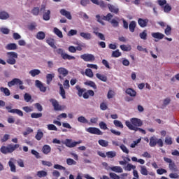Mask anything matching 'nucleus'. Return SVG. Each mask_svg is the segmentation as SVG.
<instances>
[{"label":"nucleus","instance_id":"f257e3e1","mask_svg":"<svg viewBox=\"0 0 179 179\" xmlns=\"http://www.w3.org/2000/svg\"><path fill=\"white\" fill-rule=\"evenodd\" d=\"M20 145L19 144H8V146L3 145L0 148V152L3 155H8V153H13L15 149H19Z\"/></svg>","mask_w":179,"mask_h":179},{"label":"nucleus","instance_id":"f03ea898","mask_svg":"<svg viewBox=\"0 0 179 179\" xmlns=\"http://www.w3.org/2000/svg\"><path fill=\"white\" fill-rule=\"evenodd\" d=\"M150 148H155L156 145H158L159 148H163L164 146V143L162 138H157L156 136H153L150 138Z\"/></svg>","mask_w":179,"mask_h":179},{"label":"nucleus","instance_id":"7ed1b4c3","mask_svg":"<svg viewBox=\"0 0 179 179\" xmlns=\"http://www.w3.org/2000/svg\"><path fill=\"white\" fill-rule=\"evenodd\" d=\"M17 53H16L15 52H7V64H8L9 65H15V64H16V59H17Z\"/></svg>","mask_w":179,"mask_h":179},{"label":"nucleus","instance_id":"20e7f679","mask_svg":"<svg viewBox=\"0 0 179 179\" xmlns=\"http://www.w3.org/2000/svg\"><path fill=\"white\" fill-rule=\"evenodd\" d=\"M15 85L16 86H19V89L20 90H24V89H26V87L23 85V81H22L19 78H14L11 81L8 83V86L9 87H12V86H15Z\"/></svg>","mask_w":179,"mask_h":179},{"label":"nucleus","instance_id":"39448f33","mask_svg":"<svg viewBox=\"0 0 179 179\" xmlns=\"http://www.w3.org/2000/svg\"><path fill=\"white\" fill-rule=\"evenodd\" d=\"M45 4H42L41 6V12H43V20H45L46 22L50 20L51 19V10H45Z\"/></svg>","mask_w":179,"mask_h":179},{"label":"nucleus","instance_id":"423d86ee","mask_svg":"<svg viewBox=\"0 0 179 179\" xmlns=\"http://www.w3.org/2000/svg\"><path fill=\"white\" fill-rule=\"evenodd\" d=\"M57 54L61 55L62 58L63 59H68L69 61H71V59H76V57L74 56H71L66 53H65V50L62 48H59L56 50Z\"/></svg>","mask_w":179,"mask_h":179},{"label":"nucleus","instance_id":"0eeeda50","mask_svg":"<svg viewBox=\"0 0 179 179\" xmlns=\"http://www.w3.org/2000/svg\"><path fill=\"white\" fill-rule=\"evenodd\" d=\"M125 125L130 131H135L136 132L139 131V132H142L143 135H146V131H145V129L134 127L129 120L125 122Z\"/></svg>","mask_w":179,"mask_h":179},{"label":"nucleus","instance_id":"6e6552de","mask_svg":"<svg viewBox=\"0 0 179 179\" xmlns=\"http://www.w3.org/2000/svg\"><path fill=\"white\" fill-rule=\"evenodd\" d=\"M62 143L67 148H75L76 145L82 143V141L72 142V139L66 138Z\"/></svg>","mask_w":179,"mask_h":179},{"label":"nucleus","instance_id":"1a4fd4ad","mask_svg":"<svg viewBox=\"0 0 179 179\" xmlns=\"http://www.w3.org/2000/svg\"><path fill=\"white\" fill-rule=\"evenodd\" d=\"M57 72L59 73L58 78L60 80H64V78L68 76V73H69V71L64 67L59 68Z\"/></svg>","mask_w":179,"mask_h":179},{"label":"nucleus","instance_id":"9d476101","mask_svg":"<svg viewBox=\"0 0 179 179\" xmlns=\"http://www.w3.org/2000/svg\"><path fill=\"white\" fill-rule=\"evenodd\" d=\"M81 59H83L85 62H93L95 61L96 57L92 54H83L80 55Z\"/></svg>","mask_w":179,"mask_h":179},{"label":"nucleus","instance_id":"9b49d317","mask_svg":"<svg viewBox=\"0 0 179 179\" xmlns=\"http://www.w3.org/2000/svg\"><path fill=\"white\" fill-rule=\"evenodd\" d=\"M86 131L92 135H103L101 130L97 127H89L86 129Z\"/></svg>","mask_w":179,"mask_h":179},{"label":"nucleus","instance_id":"f8f14e48","mask_svg":"<svg viewBox=\"0 0 179 179\" xmlns=\"http://www.w3.org/2000/svg\"><path fill=\"white\" fill-rule=\"evenodd\" d=\"M129 122L130 124H131V125H133V127H136V128H138V127H142V125H143V122H142V120L136 117H133L130 119Z\"/></svg>","mask_w":179,"mask_h":179},{"label":"nucleus","instance_id":"ddd939ff","mask_svg":"<svg viewBox=\"0 0 179 179\" xmlns=\"http://www.w3.org/2000/svg\"><path fill=\"white\" fill-rule=\"evenodd\" d=\"M6 108L8 110V113L17 114L20 117H23V112L20 109H12V106H6Z\"/></svg>","mask_w":179,"mask_h":179},{"label":"nucleus","instance_id":"4468645a","mask_svg":"<svg viewBox=\"0 0 179 179\" xmlns=\"http://www.w3.org/2000/svg\"><path fill=\"white\" fill-rule=\"evenodd\" d=\"M35 86L36 87H38V89L40 90L41 92H43V93H45L47 92V87L44 86V84L41 83V81L38 80H35Z\"/></svg>","mask_w":179,"mask_h":179},{"label":"nucleus","instance_id":"2eb2a0df","mask_svg":"<svg viewBox=\"0 0 179 179\" xmlns=\"http://www.w3.org/2000/svg\"><path fill=\"white\" fill-rule=\"evenodd\" d=\"M50 101L52 103V106L54 107L55 111H61L62 110L61 106H59V103H58V101H57V99H50Z\"/></svg>","mask_w":179,"mask_h":179},{"label":"nucleus","instance_id":"dca6fc26","mask_svg":"<svg viewBox=\"0 0 179 179\" xmlns=\"http://www.w3.org/2000/svg\"><path fill=\"white\" fill-rule=\"evenodd\" d=\"M15 162H16V159L14 158H10L8 162V166L11 173H16V165H15Z\"/></svg>","mask_w":179,"mask_h":179},{"label":"nucleus","instance_id":"f3484780","mask_svg":"<svg viewBox=\"0 0 179 179\" xmlns=\"http://www.w3.org/2000/svg\"><path fill=\"white\" fill-rule=\"evenodd\" d=\"M59 12L62 16H64L65 17H66V19H69V20H72V15H71V12L64 8L61 9Z\"/></svg>","mask_w":179,"mask_h":179},{"label":"nucleus","instance_id":"a211bd4d","mask_svg":"<svg viewBox=\"0 0 179 179\" xmlns=\"http://www.w3.org/2000/svg\"><path fill=\"white\" fill-rule=\"evenodd\" d=\"M151 36L153 38H157V40H163V38L165 37L164 34L160 32H153Z\"/></svg>","mask_w":179,"mask_h":179},{"label":"nucleus","instance_id":"6ab92c4d","mask_svg":"<svg viewBox=\"0 0 179 179\" xmlns=\"http://www.w3.org/2000/svg\"><path fill=\"white\" fill-rule=\"evenodd\" d=\"M138 23L140 26V27H146V26H148V23H149V20L148 19H142V18H139L138 20Z\"/></svg>","mask_w":179,"mask_h":179},{"label":"nucleus","instance_id":"aec40b11","mask_svg":"<svg viewBox=\"0 0 179 179\" xmlns=\"http://www.w3.org/2000/svg\"><path fill=\"white\" fill-rule=\"evenodd\" d=\"M108 8L110 12H111L112 13H115V15H117V13H118V12H120V9L114 5H111L109 3V4H108Z\"/></svg>","mask_w":179,"mask_h":179},{"label":"nucleus","instance_id":"412c9836","mask_svg":"<svg viewBox=\"0 0 179 179\" xmlns=\"http://www.w3.org/2000/svg\"><path fill=\"white\" fill-rule=\"evenodd\" d=\"M6 50L15 51V50H17V45H16V43H8L6 46Z\"/></svg>","mask_w":179,"mask_h":179},{"label":"nucleus","instance_id":"4be33fe9","mask_svg":"<svg viewBox=\"0 0 179 179\" xmlns=\"http://www.w3.org/2000/svg\"><path fill=\"white\" fill-rule=\"evenodd\" d=\"M55 78V73H48L46 75V83L47 85H50L51 82H52V79Z\"/></svg>","mask_w":179,"mask_h":179},{"label":"nucleus","instance_id":"5701e85b","mask_svg":"<svg viewBox=\"0 0 179 179\" xmlns=\"http://www.w3.org/2000/svg\"><path fill=\"white\" fill-rule=\"evenodd\" d=\"M58 85L59 86V94L62 97V99H66V95L65 92V90L64 89V86L62 84L59 83Z\"/></svg>","mask_w":179,"mask_h":179},{"label":"nucleus","instance_id":"b1692460","mask_svg":"<svg viewBox=\"0 0 179 179\" xmlns=\"http://www.w3.org/2000/svg\"><path fill=\"white\" fill-rule=\"evenodd\" d=\"M80 36L85 40H92V34L90 33L80 32Z\"/></svg>","mask_w":179,"mask_h":179},{"label":"nucleus","instance_id":"393cba45","mask_svg":"<svg viewBox=\"0 0 179 179\" xmlns=\"http://www.w3.org/2000/svg\"><path fill=\"white\" fill-rule=\"evenodd\" d=\"M127 94H129L131 97H136V91H135L132 88H127L126 90Z\"/></svg>","mask_w":179,"mask_h":179},{"label":"nucleus","instance_id":"a878e982","mask_svg":"<svg viewBox=\"0 0 179 179\" xmlns=\"http://www.w3.org/2000/svg\"><path fill=\"white\" fill-rule=\"evenodd\" d=\"M76 90H78V95L79 96V97H82L83 96V93L86 92V89L80 88V86L79 85H76Z\"/></svg>","mask_w":179,"mask_h":179},{"label":"nucleus","instance_id":"bb28decb","mask_svg":"<svg viewBox=\"0 0 179 179\" xmlns=\"http://www.w3.org/2000/svg\"><path fill=\"white\" fill-rule=\"evenodd\" d=\"M0 19L1 20H6V19H9V13L6 11H0Z\"/></svg>","mask_w":179,"mask_h":179},{"label":"nucleus","instance_id":"cd10ccee","mask_svg":"<svg viewBox=\"0 0 179 179\" xmlns=\"http://www.w3.org/2000/svg\"><path fill=\"white\" fill-rule=\"evenodd\" d=\"M110 170H111V171H114L115 173H123L124 170L122 169V168L121 166H112L110 168Z\"/></svg>","mask_w":179,"mask_h":179},{"label":"nucleus","instance_id":"c85d7f7f","mask_svg":"<svg viewBox=\"0 0 179 179\" xmlns=\"http://www.w3.org/2000/svg\"><path fill=\"white\" fill-rule=\"evenodd\" d=\"M42 152L44 155H48L51 152V147L48 145H45L42 148Z\"/></svg>","mask_w":179,"mask_h":179},{"label":"nucleus","instance_id":"c756f323","mask_svg":"<svg viewBox=\"0 0 179 179\" xmlns=\"http://www.w3.org/2000/svg\"><path fill=\"white\" fill-rule=\"evenodd\" d=\"M140 173L142 176H148L149 174V171H148V168L145 166H140Z\"/></svg>","mask_w":179,"mask_h":179},{"label":"nucleus","instance_id":"7c9ffc66","mask_svg":"<svg viewBox=\"0 0 179 179\" xmlns=\"http://www.w3.org/2000/svg\"><path fill=\"white\" fill-rule=\"evenodd\" d=\"M136 28V22L131 21L129 24V29L131 33H134V31H135Z\"/></svg>","mask_w":179,"mask_h":179},{"label":"nucleus","instance_id":"2f4dec72","mask_svg":"<svg viewBox=\"0 0 179 179\" xmlns=\"http://www.w3.org/2000/svg\"><path fill=\"white\" fill-rule=\"evenodd\" d=\"M29 75L34 78V76H37V75H40L41 73V71L39 69H32L29 72Z\"/></svg>","mask_w":179,"mask_h":179},{"label":"nucleus","instance_id":"473e14b6","mask_svg":"<svg viewBox=\"0 0 179 179\" xmlns=\"http://www.w3.org/2000/svg\"><path fill=\"white\" fill-rule=\"evenodd\" d=\"M47 44L50 45L52 48H57V46L55 45V42L53 38H49L46 40Z\"/></svg>","mask_w":179,"mask_h":179},{"label":"nucleus","instance_id":"72a5a7b5","mask_svg":"<svg viewBox=\"0 0 179 179\" xmlns=\"http://www.w3.org/2000/svg\"><path fill=\"white\" fill-rule=\"evenodd\" d=\"M85 85H86V86H90V87H93L94 90H96L97 89V85H96V83L92 80L86 81L85 83Z\"/></svg>","mask_w":179,"mask_h":179},{"label":"nucleus","instance_id":"f704fd0d","mask_svg":"<svg viewBox=\"0 0 179 179\" xmlns=\"http://www.w3.org/2000/svg\"><path fill=\"white\" fill-rule=\"evenodd\" d=\"M41 8L38 7H34L31 10V13L34 15V16H38L40 15V12H41Z\"/></svg>","mask_w":179,"mask_h":179},{"label":"nucleus","instance_id":"c9c22d12","mask_svg":"<svg viewBox=\"0 0 179 179\" xmlns=\"http://www.w3.org/2000/svg\"><path fill=\"white\" fill-rule=\"evenodd\" d=\"M113 124L116 128H120V129H122L124 128V124H122V122L120 120H115L113 121Z\"/></svg>","mask_w":179,"mask_h":179},{"label":"nucleus","instance_id":"e433bc0d","mask_svg":"<svg viewBox=\"0 0 179 179\" xmlns=\"http://www.w3.org/2000/svg\"><path fill=\"white\" fill-rule=\"evenodd\" d=\"M0 92H1V93H3L5 96H10V90H9V89L6 87H0Z\"/></svg>","mask_w":179,"mask_h":179},{"label":"nucleus","instance_id":"4c0bfd02","mask_svg":"<svg viewBox=\"0 0 179 179\" xmlns=\"http://www.w3.org/2000/svg\"><path fill=\"white\" fill-rule=\"evenodd\" d=\"M54 33L55 34H56V36H57V37H59V38H62V37H64V35L62 34V31H61V30H59V29L55 27L54 28Z\"/></svg>","mask_w":179,"mask_h":179},{"label":"nucleus","instance_id":"58836bf2","mask_svg":"<svg viewBox=\"0 0 179 179\" xmlns=\"http://www.w3.org/2000/svg\"><path fill=\"white\" fill-rule=\"evenodd\" d=\"M96 77L97 78V79H99V80H101V82H107V76L104 75L96 73Z\"/></svg>","mask_w":179,"mask_h":179},{"label":"nucleus","instance_id":"ea45409f","mask_svg":"<svg viewBox=\"0 0 179 179\" xmlns=\"http://www.w3.org/2000/svg\"><path fill=\"white\" fill-rule=\"evenodd\" d=\"M36 38L38 40H44L45 38V34L43 31H39L36 34Z\"/></svg>","mask_w":179,"mask_h":179},{"label":"nucleus","instance_id":"a19ab883","mask_svg":"<svg viewBox=\"0 0 179 179\" xmlns=\"http://www.w3.org/2000/svg\"><path fill=\"white\" fill-rule=\"evenodd\" d=\"M47 175H48V173L45 171H38L36 173V176L39 178H42V177H47Z\"/></svg>","mask_w":179,"mask_h":179},{"label":"nucleus","instance_id":"79ce46f5","mask_svg":"<svg viewBox=\"0 0 179 179\" xmlns=\"http://www.w3.org/2000/svg\"><path fill=\"white\" fill-rule=\"evenodd\" d=\"M98 143L102 146V148H107L108 146V141L103 139H100L98 141Z\"/></svg>","mask_w":179,"mask_h":179},{"label":"nucleus","instance_id":"37998d69","mask_svg":"<svg viewBox=\"0 0 179 179\" xmlns=\"http://www.w3.org/2000/svg\"><path fill=\"white\" fill-rule=\"evenodd\" d=\"M122 54L120 52V50H116L112 52L111 57L112 58H118L119 57H121Z\"/></svg>","mask_w":179,"mask_h":179},{"label":"nucleus","instance_id":"c03bdc74","mask_svg":"<svg viewBox=\"0 0 179 179\" xmlns=\"http://www.w3.org/2000/svg\"><path fill=\"white\" fill-rule=\"evenodd\" d=\"M106 156L108 159H113V157L117 156V152H115V151H108L106 152Z\"/></svg>","mask_w":179,"mask_h":179},{"label":"nucleus","instance_id":"a18cd8bd","mask_svg":"<svg viewBox=\"0 0 179 179\" xmlns=\"http://www.w3.org/2000/svg\"><path fill=\"white\" fill-rule=\"evenodd\" d=\"M139 36L141 40H148V31L144 30L143 32L140 33Z\"/></svg>","mask_w":179,"mask_h":179},{"label":"nucleus","instance_id":"49530a36","mask_svg":"<svg viewBox=\"0 0 179 179\" xmlns=\"http://www.w3.org/2000/svg\"><path fill=\"white\" fill-rule=\"evenodd\" d=\"M43 136H44V133L38 130L36 135L35 136V138L37 141H41V139L43 138Z\"/></svg>","mask_w":179,"mask_h":179},{"label":"nucleus","instance_id":"de8ad7c7","mask_svg":"<svg viewBox=\"0 0 179 179\" xmlns=\"http://www.w3.org/2000/svg\"><path fill=\"white\" fill-rule=\"evenodd\" d=\"M165 143L168 145H173V138H171L170 136H166L165 137Z\"/></svg>","mask_w":179,"mask_h":179},{"label":"nucleus","instance_id":"09e8293b","mask_svg":"<svg viewBox=\"0 0 179 179\" xmlns=\"http://www.w3.org/2000/svg\"><path fill=\"white\" fill-rule=\"evenodd\" d=\"M136 169V166L134 165H132L131 164H127L126 167L124 168V170L127 171H131V170H135Z\"/></svg>","mask_w":179,"mask_h":179},{"label":"nucleus","instance_id":"8fccbe9b","mask_svg":"<svg viewBox=\"0 0 179 179\" xmlns=\"http://www.w3.org/2000/svg\"><path fill=\"white\" fill-rule=\"evenodd\" d=\"M78 122H81L82 124H87L89 122L87 121V119L84 116H80L78 117Z\"/></svg>","mask_w":179,"mask_h":179},{"label":"nucleus","instance_id":"3c124183","mask_svg":"<svg viewBox=\"0 0 179 179\" xmlns=\"http://www.w3.org/2000/svg\"><path fill=\"white\" fill-rule=\"evenodd\" d=\"M169 168L171 171H178L177 167L176 166V163L173 162L169 164Z\"/></svg>","mask_w":179,"mask_h":179},{"label":"nucleus","instance_id":"603ef678","mask_svg":"<svg viewBox=\"0 0 179 179\" xmlns=\"http://www.w3.org/2000/svg\"><path fill=\"white\" fill-rule=\"evenodd\" d=\"M94 34L97 36L99 37V38H100V40H103V41H106V37H104V34H103L100 32H97L96 31H94Z\"/></svg>","mask_w":179,"mask_h":179},{"label":"nucleus","instance_id":"864d4df0","mask_svg":"<svg viewBox=\"0 0 179 179\" xmlns=\"http://www.w3.org/2000/svg\"><path fill=\"white\" fill-rule=\"evenodd\" d=\"M85 75L86 76H88V78H93L94 76L93 71L90 69H87L85 70Z\"/></svg>","mask_w":179,"mask_h":179},{"label":"nucleus","instance_id":"5fc2aeb1","mask_svg":"<svg viewBox=\"0 0 179 179\" xmlns=\"http://www.w3.org/2000/svg\"><path fill=\"white\" fill-rule=\"evenodd\" d=\"M164 34L166 36H170L171 34V27L170 25H167L166 29H164Z\"/></svg>","mask_w":179,"mask_h":179},{"label":"nucleus","instance_id":"6e6d98bb","mask_svg":"<svg viewBox=\"0 0 179 179\" xmlns=\"http://www.w3.org/2000/svg\"><path fill=\"white\" fill-rule=\"evenodd\" d=\"M36 27H37V24L36 22H32L28 25V30L33 31V30H36Z\"/></svg>","mask_w":179,"mask_h":179},{"label":"nucleus","instance_id":"4d7b16f0","mask_svg":"<svg viewBox=\"0 0 179 179\" xmlns=\"http://www.w3.org/2000/svg\"><path fill=\"white\" fill-rule=\"evenodd\" d=\"M24 100L27 102L29 103L31 100V95L29 93H25L24 95Z\"/></svg>","mask_w":179,"mask_h":179},{"label":"nucleus","instance_id":"13d9d810","mask_svg":"<svg viewBox=\"0 0 179 179\" xmlns=\"http://www.w3.org/2000/svg\"><path fill=\"white\" fill-rule=\"evenodd\" d=\"M96 5H99L100 8H107L108 5L103 0L98 1Z\"/></svg>","mask_w":179,"mask_h":179},{"label":"nucleus","instance_id":"bf43d9fd","mask_svg":"<svg viewBox=\"0 0 179 179\" xmlns=\"http://www.w3.org/2000/svg\"><path fill=\"white\" fill-rule=\"evenodd\" d=\"M164 12H165V13H170V12H171V6L169 4L165 5L164 7Z\"/></svg>","mask_w":179,"mask_h":179},{"label":"nucleus","instance_id":"052dcab7","mask_svg":"<svg viewBox=\"0 0 179 179\" xmlns=\"http://www.w3.org/2000/svg\"><path fill=\"white\" fill-rule=\"evenodd\" d=\"M48 131H58V128L53 124H48Z\"/></svg>","mask_w":179,"mask_h":179},{"label":"nucleus","instance_id":"680f3d73","mask_svg":"<svg viewBox=\"0 0 179 179\" xmlns=\"http://www.w3.org/2000/svg\"><path fill=\"white\" fill-rule=\"evenodd\" d=\"M66 164H68V166H73L76 164V162L75 160L71 159V158H68L66 159Z\"/></svg>","mask_w":179,"mask_h":179},{"label":"nucleus","instance_id":"e2e57ef3","mask_svg":"<svg viewBox=\"0 0 179 179\" xmlns=\"http://www.w3.org/2000/svg\"><path fill=\"white\" fill-rule=\"evenodd\" d=\"M99 128L101 129H103L106 131V129H108V127H107V124H106L104 122H99Z\"/></svg>","mask_w":179,"mask_h":179},{"label":"nucleus","instance_id":"0e129e2a","mask_svg":"<svg viewBox=\"0 0 179 179\" xmlns=\"http://www.w3.org/2000/svg\"><path fill=\"white\" fill-rule=\"evenodd\" d=\"M31 117L32 118H41V117H43V113H33L31 114Z\"/></svg>","mask_w":179,"mask_h":179},{"label":"nucleus","instance_id":"69168bd1","mask_svg":"<svg viewBox=\"0 0 179 179\" xmlns=\"http://www.w3.org/2000/svg\"><path fill=\"white\" fill-rule=\"evenodd\" d=\"M110 23L113 27H118V26H120V22H118L117 20L115 19H113L112 20H110Z\"/></svg>","mask_w":179,"mask_h":179},{"label":"nucleus","instance_id":"338daca9","mask_svg":"<svg viewBox=\"0 0 179 179\" xmlns=\"http://www.w3.org/2000/svg\"><path fill=\"white\" fill-rule=\"evenodd\" d=\"M114 96H115V92L113 90H109L107 95L108 99H113Z\"/></svg>","mask_w":179,"mask_h":179},{"label":"nucleus","instance_id":"774afa93","mask_svg":"<svg viewBox=\"0 0 179 179\" xmlns=\"http://www.w3.org/2000/svg\"><path fill=\"white\" fill-rule=\"evenodd\" d=\"M109 176H110V178H112V179H120V178H121L120 177V176L117 175V173H110Z\"/></svg>","mask_w":179,"mask_h":179}]
</instances>
